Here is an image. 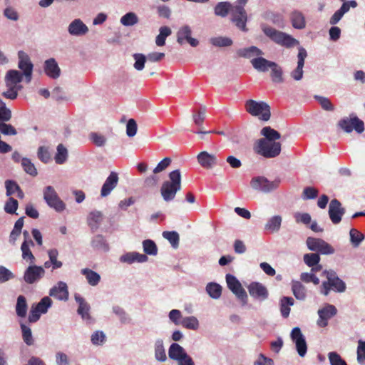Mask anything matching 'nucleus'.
I'll list each match as a JSON object with an SVG mask.
<instances>
[{
	"instance_id": "1",
	"label": "nucleus",
	"mask_w": 365,
	"mask_h": 365,
	"mask_svg": "<svg viewBox=\"0 0 365 365\" xmlns=\"http://www.w3.org/2000/svg\"><path fill=\"white\" fill-rule=\"evenodd\" d=\"M323 274L327 280L322 282L319 292L324 296H328L331 291L337 293H343L346 289V283L340 279L336 272L332 269L323 271Z\"/></svg>"
},
{
	"instance_id": "2",
	"label": "nucleus",
	"mask_w": 365,
	"mask_h": 365,
	"mask_svg": "<svg viewBox=\"0 0 365 365\" xmlns=\"http://www.w3.org/2000/svg\"><path fill=\"white\" fill-rule=\"evenodd\" d=\"M181 190V173L175 170L169 173V180L165 181L161 186L160 193L165 202L174 200L176 193Z\"/></svg>"
},
{
	"instance_id": "3",
	"label": "nucleus",
	"mask_w": 365,
	"mask_h": 365,
	"mask_svg": "<svg viewBox=\"0 0 365 365\" xmlns=\"http://www.w3.org/2000/svg\"><path fill=\"white\" fill-rule=\"evenodd\" d=\"M262 29L267 36L279 45L287 48H292L299 43V41L291 35L277 31L271 26L263 25Z\"/></svg>"
},
{
	"instance_id": "4",
	"label": "nucleus",
	"mask_w": 365,
	"mask_h": 365,
	"mask_svg": "<svg viewBox=\"0 0 365 365\" xmlns=\"http://www.w3.org/2000/svg\"><path fill=\"white\" fill-rule=\"evenodd\" d=\"M281 143L278 141L257 140L254 145V150L266 158H274L281 153Z\"/></svg>"
},
{
	"instance_id": "5",
	"label": "nucleus",
	"mask_w": 365,
	"mask_h": 365,
	"mask_svg": "<svg viewBox=\"0 0 365 365\" xmlns=\"http://www.w3.org/2000/svg\"><path fill=\"white\" fill-rule=\"evenodd\" d=\"M246 111L251 115L257 117L259 120L267 121L271 116L270 107L264 101L247 100L245 104Z\"/></svg>"
},
{
	"instance_id": "6",
	"label": "nucleus",
	"mask_w": 365,
	"mask_h": 365,
	"mask_svg": "<svg viewBox=\"0 0 365 365\" xmlns=\"http://www.w3.org/2000/svg\"><path fill=\"white\" fill-rule=\"evenodd\" d=\"M337 125L347 133L352 132L353 130H355L358 133H361L364 130V122L354 114L341 118L338 122Z\"/></svg>"
},
{
	"instance_id": "7",
	"label": "nucleus",
	"mask_w": 365,
	"mask_h": 365,
	"mask_svg": "<svg viewBox=\"0 0 365 365\" xmlns=\"http://www.w3.org/2000/svg\"><path fill=\"white\" fill-rule=\"evenodd\" d=\"M43 199L48 206L61 212L66 209V204L60 199L53 187L46 186L43 191Z\"/></svg>"
},
{
	"instance_id": "8",
	"label": "nucleus",
	"mask_w": 365,
	"mask_h": 365,
	"mask_svg": "<svg viewBox=\"0 0 365 365\" xmlns=\"http://www.w3.org/2000/svg\"><path fill=\"white\" fill-rule=\"evenodd\" d=\"M308 249L311 251L319 252L322 255H332L335 252L334 248L320 238L309 237L306 240Z\"/></svg>"
},
{
	"instance_id": "9",
	"label": "nucleus",
	"mask_w": 365,
	"mask_h": 365,
	"mask_svg": "<svg viewBox=\"0 0 365 365\" xmlns=\"http://www.w3.org/2000/svg\"><path fill=\"white\" fill-rule=\"evenodd\" d=\"M247 12L242 5H235L233 6L230 20L238 29L243 32L248 31L247 27Z\"/></svg>"
},
{
	"instance_id": "10",
	"label": "nucleus",
	"mask_w": 365,
	"mask_h": 365,
	"mask_svg": "<svg viewBox=\"0 0 365 365\" xmlns=\"http://www.w3.org/2000/svg\"><path fill=\"white\" fill-rule=\"evenodd\" d=\"M279 182V180L270 181L265 177L258 176L251 180L250 185L255 190L267 193L276 190Z\"/></svg>"
},
{
	"instance_id": "11",
	"label": "nucleus",
	"mask_w": 365,
	"mask_h": 365,
	"mask_svg": "<svg viewBox=\"0 0 365 365\" xmlns=\"http://www.w3.org/2000/svg\"><path fill=\"white\" fill-rule=\"evenodd\" d=\"M18 68L24 74L26 83H30L32 79L34 64L29 56L24 51H18Z\"/></svg>"
},
{
	"instance_id": "12",
	"label": "nucleus",
	"mask_w": 365,
	"mask_h": 365,
	"mask_svg": "<svg viewBox=\"0 0 365 365\" xmlns=\"http://www.w3.org/2000/svg\"><path fill=\"white\" fill-rule=\"evenodd\" d=\"M225 278L227 287L242 302L243 305L246 304L247 302V294L240 281L230 274H227Z\"/></svg>"
},
{
	"instance_id": "13",
	"label": "nucleus",
	"mask_w": 365,
	"mask_h": 365,
	"mask_svg": "<svg viewBox=\"0 0 365 365\" xmlns=\"http://www.w3.org/2000/svg\"><path fill=\"white\" fill-rule=\"evenodd\" d=\"M45 274L43 267L32 264L29 265L24 273V280L27 284H34L38 282Z\"/></svg>"
},
{
	"instance_id": "14",
	"label": "nucleus",
	"mask_w": 365,
	"mask_h": 365,
	"mask_svg": "<svg viewBox=\"0 0 365 365\" xmlns=\"http://www.w3.org/2000/svg\"><path fill=\"white\" fill-rule=\"evenodd\" d=\"M290 337L292 341L295 344L296 349L301 357H304L307 351V345L305 340V337L301 331L299 327H294L292 329Z\"/></svg>"
},
{
	"instance_id": "15",
	"label": "nucleus",
	"mask_w": 365,
	"mask_h": 365,
	"mask_svg": "<svg viewBox=\"0 0 365 365\" xmlns=\"http://www.w3.org/2000/svg\"><path fill=\"white\" fill-rule=\"evenodd\" d=\"M319 319L317 325L320 327H325L328 325V321L337 314L335 306L327 304L317 312Z\"/></svg>"
},
{
	"instance_id": "16",
	"label": "nucleus",
	"mask_w": 365,
	"mask_h": 365,
	"mask_svg": "<svg viewBox=\"0 0 365 365\" xmlns=\"http://www.w3.org/2000/svg\"><path fill=\"white\" fill-rule=\"evenodd\" d=\"M192 30L188 25L181 26L177 32V41L180 44L185 42L188 43L191 46L195 47L199 44L197 39L191 36Z\"/></svg>"
},
{
	"instance_id": "17",
	"label": "nucleus",
	"mask_w": 365,
	"mask_h": 365,
	"mask_svg": "<svg viewBox=\"0 0 365 365\" xmlns=\"http://www.w3.org/2000/svg\"><path fill=\"white\" fill-rule=\"evenodd\" d=\"M344 213L345 210L341 207V202L336 199L331 200L329 205V216L331 221L335 225L339 224Z\"/></svg>"
},
{
	"instance_id": "18",
	"label": "nucleus",
	"mask_w": 365,
	"mask_h": 365,
	"mask_svg": "<svg viewBox=\"0 0 365 365\" xmlns=\"http://www.w3.org/2000/svg\"><path fill=\"white\" fill-rule=\"evenodd\" d=\"M298 51L297 66L290 73L291 77L297 81L302 80L303 78V67L305 58L307 56V52L304 48L299 46Z\"/></svg>"
},
{
	"instance_id": "19",
	"label": "nucleus",
	"mask_w": 365,
	"mask_h": 365,
	"mask_svg": "<svg viewBox=\"0 0 365 365\" xmlns=\"http://www.w3.org/2000/svg\"><path fill=\"white\" fill-rule=\"evenodd\" d=\"M43 71L51 79H57L61 76V68L54 58H50L43 63Z\"/></svg>"
},
{
	"instance_id": "20",
	"label": "nucleus",
	"mask_w": 365,
	"mask_h": 365,
	"mask_svg": "<svg viewBox=\"0 0 365 365\" xmlns=\"http://www.w3.org/2000/svg\"><path fill=\"white\" fill-rule=\"evenodd\" d=\"M251 297L261 301L265 300L268 297V291L267 288L259 282H252L247 287Z\"/></svg>"
},
{
	"instance_id": "21",
	"label": "nucleus",
	"mask_w": 365,
	"mask_h": 365,
	"mask_svg": "<svg viewBox=\"0 0 365 365\" xmlns=\"http://www.w3.org/2000/svg\"><path fill=\"white\" fill-rule=\"evenodd\" d=\"M88 31V27L80 19L73 20L68 26V32L74 36H84Z\"/></svg>"
},
{
	"instance_id": "22",
	"label": "nucleus",
	"mask_w": 365,
	"mask_h": 365,
	"mask_svg": "<svg viewBox=\"0 0 365 365\" xmlns=\"http://www.w3.org/2000/svg\"><path fill=\"white\" fill-rule=\"evenodd\" d=\"M119 261L121 263L128 264H131L135 262L145 263L148 261V257L147 255L138 252H128L122 255L119 258Z\"/></svg>"
},
{
	"instance_id": "23",
	"label": "nucleus",
	"mask_w": 365,
	"mask_h": 365,
	"mask_svg": "<svg viewBox=\"0 0 365 365\" xmlns=\"http://www.w3.org/2000/svg\"><path fill=\"white\" fill-rule=\"evenodd\" d=\"M49 295L58 300L66 301L68 299V290L66 283L58 282L49 291Z\"/></svg>"
},
{
	"instance_id": "24",
	"label": "nucleus",
	"mask_w": 365,
	"mask_h": 365,
	"mask_svg": "<svg viewBox=\"0 0 365 365\" xmlns=\"http://www.w3.org/2000/svg\"><path fill=\"white\" fill-rule=\"evenodd\" d=\"M118 182V174L115 172H111L101 187V197H104L110 195L111 191L117 186Z\"/></svg>"
},
{
	"instance_id": "25",
	"label": "nucleus",
	"mask_w": 365,
	"mask_h": 365,
	"mask_svg": "<svg viewBox=\"0 0 365 365\" xmlns=\"http://www.w3.org/2000/svg\"><path fill=\"white\" fill-rule=\"evenodd\" d=\"M76 302L78 304V308L77 310L78 314L81 317L83 320L91 321V317L90 315V305L86 302L84 298L81 295L76 294L74 295Z\"/></svg>"
},
{
	"instance_id": "26",
	"label": "nucleus",
	"mask_w": 365,
	"mask_h": 365,
	"mask_svg": "<svg viewBox=\"0 0 365 365\" xmlns=\"http://www.w3.org/2000/svg\"><path fill=\"white\" fill-rule=\"evenodd\" d=\"M24 77V74L18 70H9L6 72L5 76V83L6 85H10L16 87L22 88L20 83L23 81Z\"/></svg>"
},
{
	"instance_id": "27",
	"label": "nucleus",
	"mask_w": 365,
	"mask_h": 365,
	"mask_svg": "<svg viewBox=\"0 0 365 365\" xmlns=\"http://www.w3.org/2000/svg\"><path fill=\"white\" fill-rule=\"evenodd\" d=\"M198 163L203 168L210 169L217 164V158L207 151L200 152L197 156Z\"/></svg>"
},
{
	"instance_id": "28",
	"label": "nucleus",
	"mask_w": 365,
	"mask_h": 365,
	"mask_svg": "<svg viewBox=\"0 0 365 365\" xmlns=\"http://www.w3.org/2000/svg\"><path fill=\"white\" fill-rule=\"evenodd\" d=\"M91 245L93 250L101 252H108L110 250V246L102 235H96L92 237Z\"/></svg>"
},
{
	"instance_id": "29",
	"label": "nucleus",
	"mask_w": 365,
	"mask_h": 365,
	"mask_svg": "<svg viewBox=\"0 0 365 365\" xmlns=\"http://www.w3.org/2000/svg\"><path fill=\"white\" fill-rule=\"evenodd\" d=\"M103 220V215L101 211L93 210L87 217V223L92 232H96Z\"/></svg>"
},
{
	"instance_id": "30",
	"label": "nucleus",
	"mask_w": 365,
	"mask_h": 365,
	"mask_svg": "<svg viewBox=\"0 0 365 365\" xmlns=\"http://www.w3.org/2000/svg\"><path fill=\"white\" fill-rule=\"evenodd\" d=\"M292 26L295 29L302 30L306 27L307 22L304 15L298 10H294L289 15Z\"/></svg>"
},
{
	"instance_id": "31",
	"label": "nucleus",
	"mask_w": 365,
	"mask_h": 365,
	"mask_svg": "<svg viewBox=\"0 0 365 365\" xmlns=\"http://www.w3.org/2000/svg\"><path fill=\"white\" fill-rule=\"evenodd\" d=\"M187 355L185 349L177 343H173L169 347L168 356L172 360L178 361Z\"/></svg>"
},
{
	"instance_id": "32",
	"label": "nucleus",
	"mask_w": 365,
	"mask_h": 365,
	"mask_svg": "<svg viewBox=\"0 0 365 365\" xmlns=\"http://www.w3.org/2000/svg\"><path fill=\"white\" fill-rule=\"evenodd\" d=\"M237 54L240 57L252 59L263 55V52L257 46H252L238 49L237 51Z\"/></svg>"
},
{
	"instance_id": "33",
	"label": "nucleus",
	"mask_w": 365,
	"mask_h": 365,
	"mask_svg": "<svg viewBox=\"0 0 365 365\" xmlns=\"http://www.w3.org/2000/svg\"><path fill=\"white\" fill-rule=\"evenodd\" d=\"M251 63L253 68L259 72H266L271 67L273 61H268L261 56L251 59Z\"/></svg>"
},
{
	"instance_id": "34",
	"label": "nucleus",
	"mask_w": 365,
	"mask_h": 365,
	"mask_svg": "<svg viewBox=\"0 0 365 365\" xmlns=\"http://www.w3.org/2000/svg\"><path fill=\"white\" fill-rule=\"evenodd\" d=\"M233 6L228 1H222L216 4L214 8L215 15L222 18L226 17L229 13L231 14Z\"/></svg>"
},
{
	"instance_id": "35",
	"label": "nucleus",
	"mask_w": 365,
	"mask_h": 365,
	"mask_svg": "<svg viewBox=\"0 0 365 365\" xmlns=\"http://www.w3.org/2000/svg\"><path fill=\"white\" fill-rule=\"evenodd\" d=\"M292 291L295 298L298 300L304 301L307 298V289L299 281L292 282Z\"/></svg>"
},
{
	"instance_id": "36",
	"label": "nucleus",
	"mask_w": 365,
	"mask_h": 365,
	"mask_svg": "<svg viewBox=\"0 0 365 365\" xmlns=\"http://www.w3.org/2000/svg\"><path fill=\"white\" fill-rule=\"evenodd\" d=\"M81 274L85 276L87 282L91 286L95 287L98 284V283L101 281V275L97 273L96 272L88 269V268H84L82 269L81 271Z\"/></svg>"
},
{
	"instance_id": "37",
	"label": "nucleus",
	"mask_w": 365,
	"mask_h": 365,
	"mask_svg": "<svg viewBox=\"0 0 365 365\" xmlns=\"http://www.w3.org/2000/svg\"><path fill=\"white\" fill-rule=\"evenodd\" d=\"M260 133L264 136L260 140L277 141L281 138L280 133L269 126L264 127Z\"/></svg>"
},
{
	"instance_id": "38",
	"label": "nucleus",
	"mask_w": 365,
	"mask_h": 365,
	"mask_svg": "<svg viewBox=\"0 0 365 365\" xmlns=\"http://www.w3.org/2000/svg\"><path fill=\"white\" fill-rule=\"evenodd\" d=\"M155 358L157 361L165 362L167 360V356L164 348L163 341L161 339H158L155 341Z\"/></svg>"
},
{
	"instance_id": "39",
	"label": "nucleus",
	"mask_w": 365,
	"mask_h": 365,
	"mask_svg": "<svg viewBox=\"0 0 365 365\" xmlns=\"http://www.w3.org/2000/svg\"><path fill=\"white\" fill-rule=\"evenodd\" d=\"M222 288L221 285L216 282H209L207 284L205 291L207 294L213 299H218L222 295Z\"/></svg>"
},
{
	"instance_id": "40",
	"label": "nucleus",
	"mask_w": 365,
	"mask_h": 365,
	"mask_svg": "<svg viewBox=\"0 0 365 365\" xmlns=\"http://www.w3.org/2000/svg\"><path fill=\"white\" fill-rule=\"evenodd\" d=\"M282 222L280 215H274L271 217L264 225V228L272 232H277L279 230Z\"/></svg>"
},
{
	"instance_id": "41",
	"label": "nucleus",
	"mask_w": 365,
	"mask_h": 365,
	"mask_svg": "<svg viewBox=\"0 0 365 365\" xmlns=\"http://www.w3.org/2000/svg\"><path fill=\"white\" fill-rule=\"evenodd\" d=\"M294 299L291 297H283L280 299V312L284 318H287L290 313V307L294 305Z\"/></svg>"
},
{
	"instance_id": "42",
	"label": "nucleus",
	"mask_w": 365,
	"mask_h": 365,
	"mask_svg": "<svg viewBox=\"0 0 365 365\" xmlns=\"http://www.w3.org/2000/svg\"><path fill=\"white\" fill-rule=\"evenodd\" d=\"M210 43L216 47H228L232 45V40L227 36H215L212 37L209 40Z\"/></svg>"
},
{
	"instance_id": "43",
	"label": "nucleus",
	"mask_w": 365,
	"mask_h": 365,
	"mask_svg": "<svg viewBox=\"0 0 365 365\" xmlns=\"http://www.w3.org/2000/svg\"><path fill=\"white\" fill-rule=\"evenodd\" d=\"M28 305L24 296L19 295L16 304V312L18 317H25L27 313Z\"/></svg>"
},
{
	"instance_id": "44",
	"label": "nucleus",
	"mask_w": 365,
	"mask_h": 365,
	"mask_svg": "<svg viewBox=\"0 0 365 365\" xmlns=\"http://www.w3.org/2000/svg\"><path fill=\"white\" fill-rule=\"evenodd\" d=\"M143 250L145 255L155 256L158 254V247L152 240H145L142 242Z\"/></svg>"
},
{
	"instance_id": "45",
	"label": "nucleus",
	"mask_w": 365,
	"mask_h": 365,
	"mask_svg": "<svg viewBox=\"0 0 365 365\" xmlns=\"http://www.w3.org/2000/svg\"><path fill=\"white\" fill-rule=\"evenodd\" d=\"M171 29L168 26H161L159 34L155 38V43L158 46H163L165 43V39L171 34Z\"/></svg>"
},
{
	"instance_id": "46",
	"label": "nucleus",
	"mask_w": 365,
	"mask_h": 365,
	"mask_svg": "<svg viewBox=\"0 0 365 365\" xmlns=\"http://www.w3.org/2000/svg\"><path fill=\"white\" fill-rule=\"evenodd\" d=\"M48 260L53 264V269H57L63 266V262L58 259V251L56 248L50 249L47 251Z\"/></svg>"
},
{
	"instance_id": "47",
	"label": "nucleus",
	"mask_w": 365,
	"mask_h": 365,
	"mask_svg": "<svg viewBox=\"0 0 365 365\" xmlns=\"http://www.w3.org/2000/svg\"><path fill=\"white\" fill-rule=\"evenodd\" d=\"M139 21L138 17L134 12H128L123 15L120 20L122 25L125 26H132L138 24Z\"/></svg>"
},
{
	"instance_id": "48",
	"label": "nucleus",
	"mask_w": 365,
	"mask_h": 365,
	"mask_svg": "<svg viewBox=\"0 0 365 365\" xmlns=\"http://www.w3.org/2000/svg\"><path fill=\"white\" fill-rule=\"evenodd\" d=\"M181 325L188 329L197 330L199 328V321L195 316L186 317L182 319Z\"/></svg>"
},
{
	"instance_id": "49",
	"label": "nucleus",
	"mask_w": 365,
	"mask_h": 365,
	"mask_svg": "<svg viewBox=\"0 0 365 365\" xmlns=\"http://www.w3.org/2000/svg\"><path fill=\"white\" fill-rule=\"evenodd\" d=\"M350 242L354 247H358L364 240V235L359 230L351 228L349 231Z\"/></svg>"
},
{
	"instance_id": "50",
	"label": "nucleus",
	"mask_w": 365,
	"mask_h": 365,
	"mask_svg": "<svg viewBox=\"0 0 365 365\" xmlns=\"http://www.w3.org/2000/svg\"><path fill=\"white\" fill-rule=\"evenodd\" d=\"M271 69V78L274 83H282L284 79L282 77L283 71L282 68L276 63H273L269 68Z\"/></svg>"
},
{
	"instance_id": "51",
	"label": "nucleus",
	"mask_w": 365,
	"mask_h": 365,
	"mask_svg": "<svg viewBox=\"0 0 365 365\" xmlns=\"http://www.w3.org/2000/svg\"><path fill=\"white\" fill-rule=\"evenodd\" d=\"M163 237L171 244L175 249L179 246L180 237L175 231H164L162 234Z\"/></svg>"
},
{
	"instance_id": "52",
	"label": "nucleus",
	"mask_w": 365,
	"mask_h": 365,
	"mask_svg": "<svg viewBox=\"0 0 365 365\" xmlns=\"http://www.w3.org/2000/svg\"><path fill=\"white\" fill-rule=\"evenodd\" d=\"M68 158V150L62 144L57 146V152L55 155V161L57 164L64 163Z\"/></svg>"
},
{
	"instance_id": "53",
	"label": "nucleus",
	"mask_w": 365,
	"mask_h": 365,
	"mask_svg": "<svg viewBox=\"0 0 365 365\" xmlns=\"http://www.w3.org/2000/svg\"><path fill=\"white\" fill-rule=\"evenodd\" d=\"M21 166L24 169V170L29 175L31 176H36L38 174L37 170L34 165V163H31L30 159L27 158H23L21 159Z\"/></svg>"
},
{
	"instance_id": "54",
	"label": "nucleus",
	"mask_w": 365,
	"mask_h": 365,
	"mask_svg": "<svg viewBox=\"0 0 365 365\" xmlns=\"http://www.w3.org/2000/svg\"><path fill=\"white\" fill-rule=\"evenodd\" d=\"M30 243L23 242L21 246V250L22 252V258L24 260L29 261L31 264H34L35 262V257L30 250Z\"/></svg>"
},
{
	"instance_id": "55",
	"label": "nucleus",
	"mask_w": 365,
	"mask_h": 365,
	"mask_svg": "<svg viewBox=\"0 0 365 365\" xmlns=\"http://www.w3.org/2000/svg\"><path fill=\"white\" fill-rule=\"evenodd\" d=\"M21 329L22 331V337L25 344L28 346L34 344V340L32 336L31 329L24 324H21Z\"/></svg>"
},
{
	"instance_id": "56",
	"label": "nucleus",
	"mask_w": 365,
	"mask_h": 365,
	"mask_svg": "<svg viewBox=\"0 0 365 365\" xmlns=\"http://www.w3.org/2000/svg\"><path fill=\"white\" fill-rule=\"evenodd\" d=\"M33 305L43 314H46L48 309L51 307L52 301L48 297H44L38 303L34 304Z\"/></svg>"
},
{
	"instance_id": "57",
	"label": "nucleus",
	"mask_w": 365,
	"mask_h": 365,
	"mask_svg": "<svg viewBox=\"0 0 365 365\" xmlns=\"http://www.w3.org/2000/svg\"><path fill=\"white\" fill-rule=\"evenodd\" d=\"M15 278V274L8 268L0 265V284L5 283Z\"/></svg>"
},
{
	"instance_id": "58",
	"label": "nucleus",
	"mask_w": 365,
	"mask_h": 365,
	"mask_svg": "<svg viewBox=\"0 0 365 365\" xmlns=\"http://www.w3.org/2000/svg\"><path fill=\"white\" fill-rule=\"evenodd\" d=\"M320 261V256L318 253H308L304 255V262L309 267L317 265Z\"/></svg>"
},
{
	"instance_id": "59",
	"label": "nucleus",
	"mask_w": 365,
	"mask_h": 365,
	"mask_svg": "<svg viewBox=\"0 0 365 365\" xmlns=\"http://www.w3.org/2000/svg\"><path fill=\"white\" fill-rule=\"evenodd\" d=\"M133 57L135 60V63L133 64L134 68L137 71H142L145 67L147 56L143 53H134Z\"/></svg>"
},
{
	"instance_id": "60",
	"label": "nucleus",
	"mask_w": 365,
	"mask_h": 365,
	"mask_svg": "<svg viewBox=\"0 0 365 365\" xmlns=\"http://www.w3.org/2000/svg\"><path fill=\"white\" fill-rule=\"evenodd\" d=\"M314 98L318 101L324 110L327 111H333L334 110L333 104L327 97L314 96Z\"/></svg>"
},
{
	"instance_id": "61",
	"label": "nucleus",
	"mask_w": 365,
	"mask_h": 365,
	"mask_svg": "<svg viewBox=\"0 0 365 365\" xmlns=\"http://www.w3.org/2000/svg\"><path fill=\"white\" fill-rule=\"evenodd\" d=\"M6 90L3 92L2 95L5 98L11 100L16 99L18 96L19 91L21 90V88H19V87H16L10 85H6Z\"/></svg>"
},
{
	"instance_id": "62",
	"label": "nucleus",
	"mask_w": 365,
	"mask_h": 365,
	"mask_svg": "<svg viewBox=\"0 0 365 365\" xmlns=\"http://www.w3.org/2000/svg\"><path fill=\"white\" fill-rule=\"evenodd\" d=\"M91 341L93 345H102L106 341V335L102 331H96L92 334Z\"/></svg>"
},
{
	"instance_id": "63",
	"label": "nucleus",
	"mask_w": 365,
	"mask_h": 365,
	"mask_svg": "<svg viewBox=\"0 0 365 365\" xmlns=\"http://www.w3.org/2000/svg\"><path fill=\"white\" fill-rule=\"evenodd\" d=\"M328 358L331 365H347L346 362L336 352H329Z\"/></svg>"
},
{
	"instance_id": "64",
	"label": "nucleus",
	"mask_w": 365,
	"mask_h": 365,
	"mask_svg": "<svg viewBox=\"0 0 365 365\" xmlns=\"http://www.w3.org/2000/svg\"><path fill=\"white\" fill-rule=\"evenodd\" d=\"M357 347V361L359 364L365 365V341H359Z\"/></svg>"
}]
</instances>
